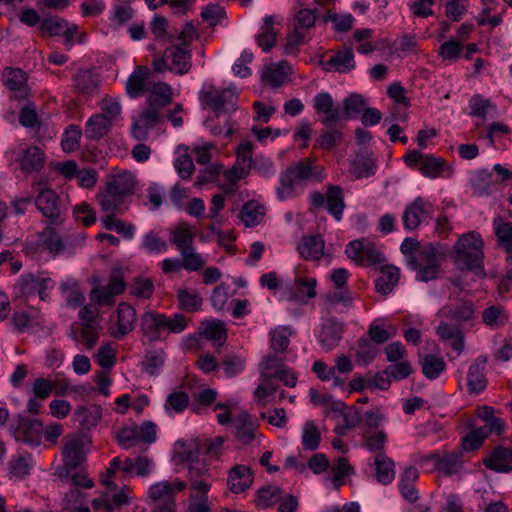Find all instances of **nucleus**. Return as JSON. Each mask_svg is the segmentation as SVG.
Returning <instances> with one entry per match:
<instances>
[{
	"mask_svg": "<svg viewBox=\"0 0 512 512\" xmlns=\"http://www.w3.org/2000/svg\"><path fill=\"white\" fill-rule=\"evenodd\" d=\"M484 242L481 235L469 231L459 237L453 246L454 263L459 270H467L479 278L486 276L484 270Z\"/></svg>",
	"mask_w": 512,
	"mask_h": 512,
	"instance_id": "obj_1",
	"label": "nucleus"
},
{
	"mask_svg": "<svg viewBox=\"0 0 512 512\" xmlns=\"http://www.w3.org/2000/svg\"><path fill=\"white\" fill-rule=\"evenodd\" d=\"M322 179V166L314 162H296L281 172L279 185L276 188L277 197L281 201L294 197L297 189L302 185Z\"/></svg>",
	"mask_w": 512,
	"mask_h": 512,
	"instance_id": "obj_2",
	"label": "nucleus"
},
{
	"mask_svg": "<svg viewBox=\"0 0 512 512\" xmlns=\"http://www.w3.org/2000/svg\"><path fill=\"white\" fill-rule=\"evenodd\" d=\"M441 260L442 253L438 246L428 243L407 258V265L416 272V280L428 282L435 280L441 273Z\"/></svg>",
	"mask_w": 512,
	"mask_h": 512,
	"instance_id": "obj_3",
	"label": "nucleus"
},
{
	"mask_svg": "<svg viewBox=\"0 0 512 512\" xmlns=\"http://www.w3.org/2000/svg\"><path fill=\"white\" fill-rule=\"evenodd\" d=\"M62 448V465L56 469V475L61 480H68L69 472L86 465L88 449L85 448L84 438L80 435L65 437Z\"/></svg>",
	"mask_w": 512,
	"mask_h": 512,
	"instance_id": "obj_4",
	"label": "nucleus"
},
{
	"mask_svg": "<svg viewBox=\"0 0 512 512\" xmlns=\"http://www.w3.org/2000/svg\"><path fill=\"white\" fill-rule=\"evenodd\" d=\"M184 460L187 463L190 489L199 492H209L211 485L204 479L209 476L210 471L206 456L192 444L185 451Z\"/></svg>",
	"mask_w": 512,
	"mask_h": 512,
	"instance_id": "obj_5",
	"label": "nucleus"
},
{
	"mask_svg": "<svg viewBox=\"0 0 512 512\" xmlns=\"http://www.w3.org/2000/svg\"><path fill=\"white\" fill-rule=\"evenodd\" d=\"M54 287L55 281L46 271L23 274L15 284V289L20 296L28 298L37 295L42 301L49 299Z\"/></svg>",
	"mask_w": 512,
	"mask_h": 512,
	"instance_id": "obj_6",
	"label": "nucleus"
},
{
	"mask_svg": "<svg viewBox=\"0 0 512 512\" xmlns=\"http://www.w3.org/2000/svg\"><path fill=\"white\" fill-rule=\"evenodd\" d=\"M187 487L186 482L176 479L161 481L150 486L149 496L155 503L156 512H175V495Z\"/></svg>",
	"mask_w": 512,
	"mask_h": 512,
	"instance_id": "obj_7",
	"label": "nucleus"
},
{
	"mask_svg": "<svg viewBox=\"0 0 512 512\" xmlns=\"http://www.w3.org/2000/svg\"><path fill=\"white\" fill-rule=\"evenodd\" d=\"M200 100L205 108L220 113H229L237 109L238 94L232 88L219 90L209 85L200 92Z\"/></svg>",
	"mask_w": 512,
	"mask_h": 512,
	"instance_id": "obj_8",
	"label": "nucleus"
},
{
	"mask_svg": "<svg viewBox=\"0 0 512 512\" xmlns=\"http://www.w3.org/2000/svg\"><path fill=\"white\" fill-rule=\"evenodd\" d=\"M345 254L362 266L380 265L385 261L381 249L368 239L353 240L346 245Z\"/></svg>",
	"mask_w": 512,
	"mask_h": 512,
	"instance_id": "obj_9",
	"label": "nucleus"
},
{
	"mask_svg": "<svg viewBox=\"0 0 512 512\" xmlns=\"http://www.w3.org/2000/svg\"><path fill=\"white\" fill-rule=\"evenodd\" d=\"M126 282L120 268H114L109 276L108 283L91 289L89 298L98 306H113L115 297L126 290Z\"/></svg>",
	"mask_w": 512,
	"mask_h": 512,
	"instance_id": "obj_10",
	"label": "nucleus"
},
{
	"mask_svg": "<svg viewBox=\"0 0 512 512\" xmlns=\"http://www.w3.org/2000/svg\"><path fill=\"white\" fill-rule=\"evenodd\" d=\"M419 463L422 465L431 463V469L438 470L444 475L456 474L462 466V452L460 450L440 455L439 453H431L421 456Z\"/></svg>",
	"mask_w": 512,
	"mask_h": 512,
	"instance_id": "obj_11",
	"label": "nucleus"
},
{
	"mask_svg": "<svg viewBox=\"0 0 512 512\" xmlns=\"http://www.w3.org/2000/svg\"><path fill=\"white\" fill-rule=\"evenodd\" d=\"M344 332V324L330 317L323 319L316 331V337L321 348L330 352L340 343Z\"/></svg>",
	"mask_w": 512,
	"mask_h": 512,
	"instance_id": "obj_12",
	"label": "nucleus"
},
{
	"mask_svg": "<svg viewBox=\"0 0 512 512\" xmlns=\"http://www.w3.org/2000/svg\"><path fill=\"white\" fill-rule=\"evenodd\" d=\"M54 169L67 180L76 178L78 185L85 189H91L97 183V171L93 168L79 169L76 162H56Z\"/></svg>",
	"mask_w": 512,
	"mask_h": 512,
	"instance_id": "obj_13",
	"label": "nucleus"
},
{
	"mask_svg": "<svg viewBox=\"0 0 512 512\" xmlns=\"http://www.w3.org/2000/svg\"><path fill=\"white\" fill-rule=\"evenodd\" d=\"M432 213V204L429 201L424 200L422 197H417L406 207L403 213V226L406 230H415L419 227L422 221L431 217Z\"/></svg>",
	"mask_w": 512,
	"mask_h": 512,
	"instance_id": "obj_14",
	"label": "nucleus"
},
{
	"mask_svg": "<svg viewBox=\"0 0 512 512\" xmlns=\"http://www.w3.org/2000/svg\"><path fill=\"white\" fill-rule=\"evenodd\" d=\"M317 281L312 277H297L285 291L288 301L305 305L316 297Z\"/></svg>",
	"mask_w": 512,
	"mask_h": 512,
	"instance_id": "obj_15",
	"label": "nucleus"
},
{
	"mask_svg": "<svg viewBox=\"0 0 512 512\" xmlns=\"http://www.w3.org/2000/svg\"><path fill=\"white\" fill-rule=\"evenodd\" d=\"M116 314L117 318L110 334L116 339H121L134 330L136 310L130 304L121 302L117 307Z\"/></svg>",
	"mask_w": 512,
	"mask_h": 512,
	"instance_id": "obj_16",
	"label": "nucleus"
},
{
	"mask_svg": "<svg viewBox=\"0 0 512 512\" xmlns=\"http://www.w3.org/2000/svg\"><path fill=\"white\" fill-rule=\"evenodd\" d=\"M469 186L475 196L488 197L500 190V181L494 180L493 172L481 169L471 175Z\"/></svg>",
	"mask_w": 512,
	"mask_h": 512,
	"instance_id": "obj_17",
	"label": "nucleus"
},
{
	"mask_svg": "<svg viewBox=\"0 0 512 512\" xmlns=\"http://www.w3.org/2000/svg\"><path fill=\"white\" fill-rule=\"evenodd\" d=\"M35 204L43 216L51 220L52 224L58 223L61 208L59 197L55 191L50 188L42 189L36 197Z\"/></svg>",
	"mask_w": 512,
	"mask_h": 512,
	"instance_id": "obj_18",
	"label": "nucleus"
},
{
	"mask_svg": "<svg viewBox=\"0 0 512 512\" xmlns=\"http://www.w3.org/2000/svg\"><path fill=\"white\" fill-rule=\"evenodd\" d=\"M166 58L169 59L168 70L175 74L184 75L192 67V54L185 46L172 45L166 48Z\"/></svg>",
	"mask_w": 512,
	"mask_h": 512,
	"instance_id": "obj_19",
	"label": "nucleus"
},
{
	"mask_svg": "<svg viewBox=\"0 0 512 512\" xmlns=\"http://www.w3.org/2000/svg\"><path fill=\"white\" fill-rule=\"evenodd\" d=\"M353 304V297L349 289H336L329 291L323 298V307L328 313L347 312Z\"/></svg>",
	"mask_w": 512,
	"mask_h": 512,
	"instance_id": "obj_20",
	"label": "nucleus"
},
{
	"mask_svg": "<svg viewBox=\"0 0 512 512\" xmlns=\"http://www.w3.org/2000/svg\"><path fill=\"white\" fill-rule=\"evenodd\" d=\"M165 315L153 311L145 312L141 317V331L143 336L149 341L154 342L161 338L165 330Z\"/></svg>",
	"mask_w": 512,
	"mask_h": 512,
	"instance_id": "obj_21",
	"label": "nucleus"
},
{
	"mask_svg": "<svg viewBox=\"0 0 512 512\" xmlns=\"http://www.w3.org/2000/svg\"><path fill=\"white\" fill-rule=\"evenodd\" d=\"M216 147L213 143L205 142L192 147L179 145L176 149V160H210L215 157Z\"/></svg>",
	"mask_w": 512,
	"mask_h": 512,
	"instance_id": "obj_22",
	"label": "nucleus"
},
{
	"mask_svg": "<svg viewBox=\"0 0 512 512\" xmlns=\"http://www.w3.org/2000/svg\"><path fill=\"white\" fill-rule=\"evenodd\" d=\"M325 242L321 235L304 236L297 246L300 256L309 261H319L324 255Z\"/></svg>",
	"mask_w": 512,
	"mask_h": 512,
	"instance_id": "obj_23",
	"label": "nucleus"
},
{
	"mask_svg": "<svg viewBox=\"0 0 512 512\" xmlns=\"http://www.w3.org/2000/svg\"><path fill=\"white\" fill-rule=\"evenodd\" d=\"M253 483V476L249 467L235 465L228 474V487L233 493H242Z\"/></svg>",
	"mask_w": 512,
	"mask_h": 512,
	"instance_id": "obj_24",
	"label": "nucleus"
},
{
	"mask_svg": "<svg viewBox=\"0 0 512 512\" xmlns=\"http://www.w3.org/2000/svg\"><path fill=\"white\" fill-rule=\"evenodd\" d=\"M400 279V269L394 265H382L380 275L375 280V289L383 296L390 294Z\"/></svg>",
	"mask_w": 512,
	"mask_h": 512,
	"instance_id": "obj_25",
	"label": "nucleus"
},
{
	"mask_svg": "<svg viewBox=\"0 0 512 512\" xmlns=\"http://www.w3.org/2000/svg\"><path fill=\"white\" fill-rule=\"evenodd\" d=\"M418 478L419 472L412 466L405 468L399 477L398 487L400 493L402 497L410 503H415L419 498L418 491L415 488V482Z\"/></svg>",
	"mask_w": 512,
	"mask_h": 512,
	"instance_id": "obj_26",
	"label": "nucleus"
},
{
	"mask_svg": "<svg viewBox=\"0 0 512 512\" xmlns=\"http://www.w3.org/2000/svg\"><path fill=\"white\" fill-rule=\"evenodd\" d=\"M233 427L235 435L243 444H249L255 437V427L247 411L241 410L233 415Z\"/></svg>",
	"mask_w": 512,
	"mask_h": 512,
	"instance_id": "obj_27",
	"label": "nucleus"
},
{
	"mask_svg": "<svg viewBox=\"0 0 512 512\" xmlns=\"http://www.w3.org/2000/svg\"><path fill=\"white\" fill-rule=\"evenodd\" d=\"M161 109L148 104L139 117L133 123V134L136 138L145 135L146 130L155 126L160 119Z\"/></svg>",
	"mask_w": 512,
	"mask_h": 512,
	"instance_id": "obj_28",
	"label": "nucleus"
},
{
	"mask_svg": "<svg viewBox=\"0 0 512 512\" xmlns=\"http://www.w3.org/2000/svg\"><path fill=\"white\" fill-rule=\"evenodd\" d=\"M485 466L499 473L512 471V448H497L484 460Z\"/></svg>",
	"mask_w": 512,
	"mask_h": 512,
	"instance_id": "obj_29",
	"label": "nucleus"
},
{
	"mask_svg": "<svg viewBox=\"0 0 512 512\" xmlns=\"http://www.w3.org/2000/svg\"><path fill=\"white\" fill-rule=\"evenodd\" d=\"M410 168L419 171L429 178L448 177L453 173V168L447 162H407Z\"/></svg>",
	"mask_w": 512,
	"mask_h": 512,
	"instance_id": "obj_30",
	"label": "nucleus"
},
{
	"mask_svg": "<svg viewBox=\"0 0 512 512\" xmlns=\"http://www.w3.org/2000/svg\"><path fill=\"white\" fill-rule=\"evenodd\" d=\"M276 22V16H266L261 27V32L256 36L257 44L264 52H269L275 45L278 35V30L274 28Z\"/></svg>",
	"mask_w": 512,
	"mask_h": 512,
	"instance_id": "obj_31",
	"label": "nucleus"
},
{
	"mask_svg": "<svg viewBox=\"0 0 512 512\" xmlns=\"http://www.w3.org/2000/svg\"><path fill=\"white\" fill-rule=\"evenodd\" d=\"M151 72L146 66H138L128 77L126 82V92L131 98L141 96L145 91L146 81Z\"/></svg>",
	"mask_w": 512,
	"mask_h": 512,
	"instance_id": "obj_32",
	"label": "nucleus"
},
{
	"mask_svg": "<svg viewBox=\"0 0 512 512\" xmlns=\"http://www.w3.org/2000/svg\"><path fill=\"white\" fill-rule=\"evenodd\" d=\"M446 316L456 322H467L474 318V305L471 300L461 299L444 308Z\"/></svg>",
	"mask_w": 512,
	"mask_h": 512,
	"instance_id": "obj_33",
	"label": "nucleus"
},
{
	"mask_svg": "<svg viewBox=\"0 0 512 512\" xmlns=\"http://www.w3.org/2000/svg\"><path fill=\"white\" fill-rule=\"evenodd\" d=\"M97 199L102 211L114 213L121 210L126 197L106 184L105 189L98 192Z\"/></svg>",
	"mask_w": 512,
	"mask_h": 512,
	"instance_id": "obj_34",
	"label": "nucleus"
},
{
	"mask_svg": "<svg viewBox=\"0 0 512 512\" xmlns=\"http://www.w3.org/2000/svg\"><path fill=\"white\" fill-rule=\"evenodd\" d=\"M375 475L379 483L390 484L395 478V463L384 453H379L374 460Z\"/></svg>",
	"mask_w": 512,
	"mask_h": 512,
	"instance_id": "obj_35",
	"label": "nucleus"
},
{
	"mask_svg": "<svg viewBox=\"0 0 512 512\" xmlns=\"http://www.w3.org/2000/svg\"><path fill=\"white\" fill-rule=\"evenodd\" d=\"M107 185L125 197L134 193L135 178L131 172L122 171L113 173L107 181Z\"/></svg>",
	"mask_w": 512,
	"mask_h": 512,
	"instance_id": "obj_36",
	"label": "nucleus"
},
{
	"mask_svg": "<svg viewBox=\"0 0 512 512\" xmlns=\"http://www.w3.org/2000/svg\"><path fill=\"white\" fill-rule=\"evenodd\" d=\"M4 85L11 91L19 93V96H24L26 93V74L20 68L6 67L2 73Z\"/></svg>",
	"mask_w": 512,
	"mask_h": 512,
	"instance_id": "obj_37",
	"label": "nucleus"
},
{
	"mask_svg": "<svg viewBox=\"0 0 512 512\" xmlns=\"http://www.w3.org/2000/svg\"><path fill=\"white\" fill-rule=\"evenodd\" d=\"M112 123L104 114H95L86 123L85 136L88 139H99L106 135Z\"/></svg>",
	"mask_w": 512,
	"mask_h": 512,
	"instance_id": "obj_38",
	"label": "nucleus"
},
{
	"mask_svg": "<svg viewBox=\"0 0 512 512\" xmlns=\"http://www.w3.org/2000/svg\"><path fill=\"white\" fill-rule=\"evenodd\" d=\"M436 332L442 340L450 341L453 350L458 353L463 351L464 336L458 327L443 322L437 327Z\"/></svg>",
	"mask_w": 512,
	"mask_h": 512,
	"instance_id": "obj_39",
	"label": "nucleus"
},
{
	"mask_svg": "<svg viewBox=\"0 0 512 512\" xmlns=\"http://www.w3.org/2000/svg\"><path fill=\"white\" fill-rule=\"evenodd\" d=\"M194 233L188 223H180L170 233V242L182 252L193 246Z\"/></svg>",
	"mask_w": 512,
	"mask_h": 512,
	"instance_id": "obj_40",
	"label": "nucleus"
},
{
	"mask_svg": "<svg viewBox=\"0 0 512 512\" xmlns=\"http://www.w3.org/2000/svg\"><path fill=\"white\" fill-rule=\"evenodd\" d=\"M199 334L219 345H222L227 339L225 325L220 320L204 321L199 328Z\"/></svg>",
	"mask_w": 512,
	"mask_h": 512,
	"instance_id": "obj_41",
	"label": "nucleus"
},
{
	"mask_svg": "<svg viewBox=\"0 0 512 512\" xmlns=\"http://www.w3.org/2000/svg\"><path fill=\"white\" fill-rule=\"evenodd\" d=\"M291 73V67L287 61H280L271 65L263 73V80L273 87L281 86Z\"/></svg>",
	"mask_w": 512,
	"mask_h": 512,
	"instance_id": "obj_42",
	"label": "nucleus"
},
{
	"mask_svg": "<svg viewBox=\"0 0 512 512\" xmlns=\"http://www.w3.org/2000/svg\"><path fill=\"white\" fill-rule=\"evenodd\" d=\"M508 321V314L501 305H491L482 312V322L490 329H498Z\"/></svg>",
	"mask_w": 512,
	"mask_h": 512,
	"instance_id": "obj_43",
	"label": "nucleus"
},
{
	"mask_svg": "<svg viewBox=\"0 0 512 512\" xmlns=\"http://www.w3.org/2000/svg\"><path fill=\"white\" fill-rule=\"evenodd\" d=\"M354 66L355 62L353 51L351 49H346L332 56L325 63V70L329 71L334 69L340 73H347L351 71Z\"/></svg>",
	"mask_w": 512,
	"mask_h": 512,
	"instance_id": "obj_44",
	"label": "nucleus"
},
{
	"mask_svg": "<svg viewBox=\"0 0 512 512\" xmlns=\"http://www.w3.org/2000/svg\"><path fill=\"white\" fill-rule=\"evenodd\" d=\"M224 441V437L217 436L213 439L198 440L193 445L206 457L219 460L224 455Z\"/></svg>",
	"mask_w": 512,
	"mask_h": 512,
	"instance_id": "obj_45",
	"label": "nucleus"
},
{
	"mask_svg": "<svg viewBox=\"0 0 512 512\" xmlns=\"http://www.w3.org/2000/svg\"><path fill=\"white\" fill-rule=\"evenodd\" d=\"M327 209L334 218L339 221L342 218L345 207L343 192L337 185H329L326 194Z\"/></svg>",
	"mask_w": 512,
	"mask_h": 512,
	"instance_id": "obj_46",
	"label": "nucleus"
},
{
	"mask_svg": "<svg viewBox=\"0 0 512 512\" xmlns=\"http://www.w3.org/2000/svg\"><path fill=\"white\" fill-rule=\"evenodd\" d=\"M423 374L430 380L437 379L446 369V363L441 356L426 354L420 360Z\"/></svg>",
	"mask_w": 512,
	"mask_h": 512,
	"instance_id": "obj_47",
	"label": "nucleus"
},
{
	"mask_svg": "<svg viewBox=\"0 0 512 512\" xmlns=\"http://www.w3.org/2000/svg\"><path fill=\"white\" fill-rule=\"evenodd\" d=\"M32 455L28 452L14 455L9 462V474L16 478H23L32 468Z\"/></svg>",
	"mask_w": 512,
	"mask_h": 512,
	"instance_id": "obj_48",
	"label": "nucleus"
},
{
	"mask_svg": "<svg viewBox=\"0 0 512 512\" xmlns=\"http://www.w3.org/2000/svg\"><path fill=\"white\" fill-rule=\"evenodd\" d=\"M367 106V99L361 94H350L343 100V117L345 119L360 117Z\"/></svg>",
	"mask_w": 512,
	"mask_h": 512,
	"instance_id": "obj_49",
	"label": "nucleus"
},
{
	"mask_svg": "<svg viewBox=\"0 0 512 512\" xmlns=\"http://www.w3.org/2000/svg\"><path fill=\"white\" fill-rule=\"evenodd\" d=\"M353 473V467L348 463V460L344 457H339L331 467L332 476L328 480L332 487L337 490L343 485L344 478Z\"/></svg>",
	"mask_w": 512,
	"mask_h": 512,
	"instance_id": "obj_50",
	"label": "nucleus"
},
{
	"mask_svg": "<svg viewBox=\"0 0 512 512\" xmlns=\"http://www.w3.org/2000/svg\"><path fill=\"white\" fill-rule=\"evenodd\" d=\"M467 384L470 392L480 393L487 385V381L484 375V363H473L469 367L467 375Z\"/></svg>",
	"mask_w": 512,
	"mask_h": 512,
	"instance_id": "obj_51",
	"label": "nucleus"
},
{
	"mask_svg": "<svg viewBox=\"0 0 512 512\" xmlns=\"http://www.w3.org/2000/svg\"><path fill=\"white\" fill-rule=\"evenodd\" d=\"M493 230L499 245L510 251L512 245V222H506L501 216H496L493 219Z\"/></svg>",
	"mask_w": 512,
	"mask_h": 512,
	"instance_id": "obj_52",
	"label": "nucleus"
},
{
	"mask_svg": "<svg viewBox=\"0 0 512 512\" xmlns=\"http://www.w3.org/2000/svg\"><path fill=\"white\" fill-rule=\"evenodd\" d=\"M263 216L264 208L254 201L244 204L240 212V218L246 227L256 226L260 223Z\"/></svg>",
	"mask_w": 512,
	"mask_h": 512,
	"instance_id": "obj_53",
	"label": "nucleus"
},
{
	"mask_svg": "<svg viewBox=\"0 0 512 512\" xmlns=\"http://www.w3.org/2000/svg\"><path fill=\"white\" fill-rule=\"evenodd\" d=\"M172 91L168 84L156 83L148 97L147 104L156 106L160 109L167 106L171 101Z\"/></svg>",
	"mask_w": 512,
	"mask_h": 512,
	"instance_id": "obj_54",
	"label": "nucleus"
},
{
	"mask_svg": "<svg viewBox=\"0 0 512 512\" xmlns=\"http://www.w3.org/2000/svg\"><path fill=\"white\" fill-rule=\"evenodd\" d=\"M270 345L274 351L284 352L290 343L292 329L289 326H278L270 331Z\"/></svg>",
	"mask_w": 512,
	"mask_h": 512,
	"instance_id": "obj_55",
	"label": "nucleus"
},
{
	"mask_svg": "<svg viewBox=\"0 0 512 512\" xmlns=\"http://www.w3.org/2000/svg\"><path fill=\"white\" fill-rule=\"evenodd\" d=\"M177 299L179 307L187 312H195L201 309L202 298L196 291L187 289H179L177 291Z\"/></svg>",
	"mask_w": 512,
	"mask_h": 512,
	"instance_id": "obj_56",
	"label": "nucleus"
},
{
	"mask_svg": "<svg viewBox=\"0 0 512 512\" xmlns=\"http://www.w3.org/2000/svg\"><path fill=\"white\" fill-rule=\"evenodd\" d=\"M73 80L78 91L84 94H92L98 88V80L90 70H79Z\"/></svg>",
	"mask_w": 512,
	"mask_h": 512,
	"instance_id": "obj_57",
	"label": "nucleus"
},
{
	"mask_svg": "<svg viewBox=\"0 0 512 512\" xmlns=\"http://www.w3.org/2000/svg\"><path fill=\"white\" fill-rule=\"evenodd\" d=\"M321 434L312 421H306L302 430V446L306 451H314L319 447Z\"/></svg>",
	"mask_w": 512,
	"mask_h": 512,
	"instance_id": "obj_58",
	"label": "nucleus"
},
{
	"mask_svg": "<svg viewBox=\"0 0 512 512\" xmlns=\"http://www.w3.org/2000/svg\"><path fill=\"white\" fill-rule=\"evenodd\" d=\"M312 371L321 381H332L334 387H342L345 380L334 374L333 366H328L324 361L317 360L313 363Z\"/></svg>",
	"mask_w": 512,
	"mask_h": 512,
	"instance_id": "obj_59",
	"label": "nucleus"
},
{
	"mask_svg": "<svg viewBox=\"0 0 512 512\" xmlns=\"http://www.w3.org/2000/svg\"><path fill=\"white\" fill-rule=\"evenodd\" d=\"M11 157L17 160H44L45 154L39 146L21 143L13 148Z\"/></svg>",
	"mask_w": 512,
	"mask_h": 512,
	"instance_id": "obj_60",
	"label": "nucleus"
},
{
	"mask_svg": "<svg viewBox=\"0 0 512 512\" xmlns=\"http://www.w3.org/2000/svg\"><path fill=\"white\" fill-rule=\"evenodd\" d=\"M188 404V394L183 391H176L167 396L165 410L168 413H181L187 408Z\"/></svg>",
	"mask_w": 512,
	"mask_h": 512,
	"instance_id": "obj_61",
	"label": "nucleus"
},
{
	"mask_svg": "<svg viewBox=\"0 0 512 512\" xmlns=\"http://www.w3.org/2000/svg\"><path fill=\"white\" fill-rule=\"evenodd\" d=\"M180 255L182 257L181 261L185 270L198 271L206 264V260L201 254L195 251L193 246L180 252Z\"/></svg>",
	"mask_w": 512,
	"mask_h": 512,
	"instance_id": "obj_62",
	"label": "nucleus"
},
{
	"mask_svg": "<svg viewBox=\"0 0 512 512\" xmlns=\"http://www.w3.org/2000/svg\"><path fill=\"white\" fill-rule=\"evenodd\" d=\"M186 512H211L208 504V492L191 490Z\"/></svg>",
	"mask_w": 512,
	"mask_h": 512,
	"instance_id": "obj_63",
	"label": "nucleus"
},
{
	"mask_svg": "<svg viewBox=\"0 0 512 512\" xmlns=\"http://www.w3.org/2000/svg\"><path fill=\"white\" fill-rule=\"evenodd\" d=\"M281 496V489L275 485H267L257 492V503L263 508H268L276 503Z\"/></svg>",
	"mask_w": 512,
	"mask_h": 512,
	"instance_id": "obj_64",
	"label": "nucleus"
}]
</instances>
